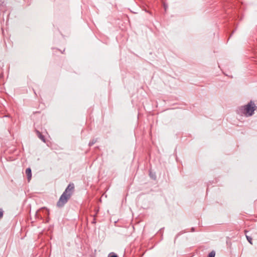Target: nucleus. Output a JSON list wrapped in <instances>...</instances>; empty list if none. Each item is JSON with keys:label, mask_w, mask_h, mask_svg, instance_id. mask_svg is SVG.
<instances>
[{"label": "nucleus", "mask_w": 257, "mask_h": 257, "mask_svg": "<svg viewBox=\"0 0 257 257\" xmlns=\"http://www.w3.org/2000/svg\"><path fill=\"white\" fill-rule=\"evenodd\" d=\"M74 191V185L70 183L66 188L64 192L60 196L58 201L57 203V206L58 207H63L70 198Z\"/></svg>", "instance_id": "f257e3e1"}, {"label": "nucleus", "mask_w": 257, "mask_h": 257, "mask_svg": "<svg viewBox=\"0 0 257 257\" xmlns=\"http://www.w3.org/2000/svg\"><path fill=\"white\" fill-rule=\"evenodd\" d=\"M255 109L256 106L255 104L252 101H250L247 104L242 106L241 110L245 116H248L253 114Z\"/></svg>", "instance_id": "f03ea898"}, {"label": "nucleus", "mask_w": 257, "mask_h": 257, "mask_svg": "<svg viewBox=\"0 0 257 257\" xmlns=\"http://www.w3.org/2000/svg\"><path fill=\"white\" fill-rule=\"evenodd\" d=\"M26 174L27 176L28 181H30L32 177L31 169L30 168L26 169Z\"/></svg>", "instance_id": "7ed1b4c3"}, {"label": "nucleus", "mask_w": 257, "mask_h": 257, "mask_svg": "<svg viewBox=\"0 0 257 257\" xmlns=\"http://www.w3.org/2000/svg\"><path fill=\"white\" fill-rule=\"evenodd\" d=\"M37 133H38L39 138L42 141H43L44 142H45V141L44 137L39 132H37Z\"/></svg>", "instance_id": "20e7f679"}, {"label": "nucleus", "mask_w": 257, "mask_h": 257, "mask_svg": "<svg viewBox=\"0 0 257 257\" xmlns=\"http://www.w3.org/2000/svg\"><path fill=\"white\" fill-rule=\"evenodd\" d=\"M215 255V252L214 251H212L210 252L208 255V257H214Z\"/></svg>", "instance_id": "39448f33"}, {"label": "nucleus", "mask_w": 257, "mask_h": 257, "mask_svg": "<svg viewBox=\"0 0 257 257\" xmlns=\"http://www.w3.org/2000/svg\"><path fill=\"white\" fill-rule=\"evenodd\" d=\"M3 216V211L2 209H0V218H2Z\"/></svg>", "instance_id": "423d86ee"}, {"label": "nucleus", "mask_w": 257, "mask_h": 257, "mask_svg": "<svg viewBox=\"0 0 257 257\" xmlns=\"http://www.w3.org/2000/svg\"><path fill=\"white\" fill-rule=\"evenodd\" d=\"M246 238H247V240L250 243H251V238L247 236H246Z\"/></svg>", "instance_id": "0eeeda50"}, {"label": "nucleus", "mask_w": 257, "mask_h": 257, "mask_svg": "<svg viewBox=\"0 0 257 257\" xmlns=\"http://www.w3.org/2000/svg\"><path fill=\"white\" fill-rule=\"evenodd\" d=\"M150 175L151 176V177L153 178V177L151 176V173H150Z\"/></svg>", "instance_id": "6e6552de"}]
</instances>
